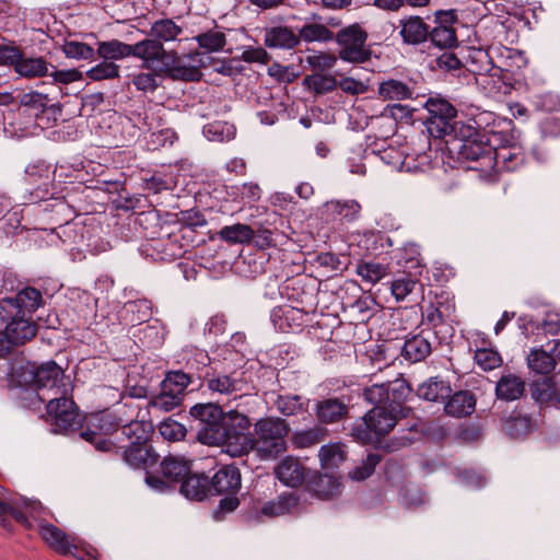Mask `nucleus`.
Returning a JSON list of instances; mask_svg holds the SVG:
<instances>
[{
    "label": "nucleus",
    "mask_w": 560,
    "mask_h": 560,
    "mask_svg": "<svg viewBox=\"0 0 560 560\" xmlns=\"http://www.w3.org/2000/svg\"><path fill=\"white\" fill-rule=\"evenodd\" d=\"M399 36L405 46L418 48L429 40V24L419 15H407L398 21Z\"/></svg>",
    "instance_id": "nucleus-18"
},
{
    "label": "nucleus",
    "mask_w": 560,
    "mask_h": 560,
    "mask_svg": "<svg viewBox=\"0 0 560 560\" xmlns=\"http://www.w3.org/2000/svg\"><path fill=\"white\" fill-rule=\"evenodd\" d=\"M318 457L323 468L332 469L346 459V453L340 443H329L320 446Z\"/></svg>",
    "instance_id": "nucleus-45"
},
{
    "label": "nucleus",
    "mask_w": 560,
    "mask_h": 560,
    "mask_svg": "<svg viewBox=\"0 0 560 560\" xmlns=\"http://www.w3.org/2000/svg\"><path fill=\"white\" fill-rule=\"evenodd\" d=\"M452 392L448 381L442 376H431L417 387L416 395L425 401L444 404Z\"/></svg>",
    "instance_id": "nucleus-28"
},
{
    "label": "nucleus",
    "mask_w": 560,
    "mask_h": 560,
    "mask_svg": "<svg viewBox=\"0 0 560 560\" xmlns=\"http://www.w3.org/2000/svg\"><path fill=\"white\" fill-rule=\"evenodd\" d=\"M119 66L103 59L86 71V77L93 81L112 80L119 78Z\"/></svg>",
    "instance_id": "nucleus-59"
},
{
    "label": "nucleus",
    "mask_w": 560,
    "mask_h": 560,
    "mask_svg": "<svg viewBox=\"0 0 560 560\" xmlns=\"http://www.w3.org/2000/svg\"><path fill=\"white\" fill-rule=\"evenodd\" d=\"M254 234L255 230L253 228L242 223L223 226L219 232L223 241L232 244L250 242Z\"/></svg>",
    "instance_id": "nucleus-46"
},
{
    "label": "nucleus",
    "mask_w": 560,
    "mask_h": 560,
    "mask_svg": "<svg viewBox=\"0 0 560 560\" xmlns=\"http://www.w3.org/2000/svg\"><path fill=\"white\" fill-rule=\"evenodd\" d=\"M152 302L147 299L128 301L125 304L124 319L131 326L141 325L152 317Z\"/></svg>",
    "instance_id": "nucleus-37"
},
{
    "label": "nucleus",
    "mask_w": 560,
    "mask_h": 560,
    "mask_svg": "<svg viewBox=\"0 0 560 560\" xmlns=\"http://www.w3.org/2000/svg\"><path fill=\"white\" fill-rule=\"evenodd\" d=\"M13 298L18 302L20 311H22V315L34 313L43 302L40 291L32 287L24 288Z\"/></svg>",
    "instance_id": "nucleus-51"
},
{
    "label": "nucleus",
    "mask_w": 560,
    "mask_h": 560,
    "mask_svg": "<svg viewBox=\"0 0 560 560\" xmlns=\"http://www.w3.org/2000/svg\"><path fill=\"white\" fill-rule=\"evenodd\" d=\"M118 453L125 464L133 469H142L151 472V468L158 463L160 455L149 443L129 442L127 445H118Z\"/></svg>",
    "instance_id": "nucleus-17"
},
{
    "label": "nucleus",
    "mask_w": 560,
    "mask_h": 560,
    "mask_svg": "<svg viewBox=\"0 0 560 560\" xmlns=\"http://www.w3.org/2000/svg\"><path fill=\"white\" fill-rule=\"evenodd\" d=\"M400 415L386 406L373 407L351 427L350 435L361 444H377L396 425Z\"/></svg>",
    "instance_id": "nucleus-3"
},
{
    "label": "nucleus",
    "mask_w": 560,
    "mask_h": 560,
    "mask_svg": "<svg viewBox=\"0 0 560 560\" xmlns=\"http://www.w3.org/2000/svg\"><path fill=\"white\" fill-rule=\"evenodd\" d=\"M328 430L323 425H314L305 430H296L290 435L291 445L296 450L310 448L323 442Z\"/></svg>",
    "instance_id": "nucleus-35"
},
{
    "label": "nucleus",
    "mask_w": 560,
    "mask_h": 560,
    "mask_svg": "<svg viewBox=\"0 0 560 560\" xmlns=\"http://www.w3.org/2000/svg\"><path fill=\"white\" fill-rule=\"evenodd\" d=\"M139 250L142 256L153 261H173L186 253L179 235L175 233L147 238Z\"/></svg>",
    "instance_id": "nucleus-16"
},
{
    "label": "nucleus",
    "mask_w": 560,
    "mask_h": 560,
    "mask_svg": "<svg viewBox=\"0 0 560 560\" xmlns=\"http://www.w3.org/2000/svg\"><path fill=\"white\" fill-rule=\"evenodd\" d=\"M312 299V293L303 291L299 301L302 307L291 305L275 307L270 315L275 328L281 332L301 331L310 320V313L314 312L313 304L308 305L307 302Z\"/></svg>",
    "instance_id": "nucleus-13"
},
{
    "label": "nucleus",
    "mask_w": 560,
    "mask_h": 560,
    "mask_svg": "<svg viewBox=\"0 0 560 560\" xmlns=\"http://www.w3.org/2000/svg\"><path fill=\"white\" fill-rule=\"evenodd\" d=\"M424 107L428 110L427 129L432 137L441 139L452 131L458 130L453 124L457 110L446 98L440 95L430 96Z\"/></svg>",
    "instance_id": "nucleus-12"
},
{
    "label": "nucleus",
    "mask_w": 560,
    "mask_h": 560,
    "mask_svg": "<svg viewBox=\"0 0 560 560\" xmlns=\"http://www.w3.org/2000/svg\"><path fill=\"white\" fill-rule=\"evenodd\" d=\"M8 335L15 340V345L22 346L33 339L36 335V326L25 315H21L15 320H11L5 325Z\"/></svg>",
    "instance_id": "nucleus-40"
},
{
    "label": "nucleus",
    "mask_w": 560,
    "mask_h": 560,
    "mask_svg": "<svg viewBox=\"0 0 560 560\" xmlns=\"http://www.w3.org/2000/svg\"><path fill=\"white\" fill-rule=\"evenodd\" d=\"M429 40L432 43L433 46L441 48V49H452L454 47H457L458 40H457V34L455 28H446V27H438L433 26L431 27L429 25Z\"/></svg>",
    "instance_id": "nucleus-49"
},
{
    "label": "nucleus",
    "mask_w": 560,
    "mask_h": 560,
    "mask_svg": "<svg viewBox=\"0 0 560 560\" xmlns=\"http://www.w3.org/2000/svg\"><path fill=\"white\" fill-rule=\"evenodd\" d=\"M306 489L316 498L327 500L339 493L340 483L332 475L311 471L306 480Z\"/></svg>",
    "instance_id": "nucleus-26"
},
{
    "label": "nucleus",
    "mask_w": 560,
    "mask_h": 560,
    "mask_svg": "<svg viewBox=\"0 0 560 560\" xmlns=\"http://www.w3.org/2000/svg\"><path fill=\"white\" fill-rule=\"evenodd\" d=\"M557 390L551 378L546 377L532 384V397L537 402H548L555 400L560 406Z\"/></svg>",
    "instance_id": "nucleus-50"
},
{
    "label": "nucleus",
    "mask_w": 560,
    "mask_h": 560,
    "mask_svg": "<svg viewBox=\"0 0 560 560\" xmlns=\"http://www.w3.org/2000/svg\"><path fill=\"white\" fill-rule=\"evenodd\" d=\"M527 365L537 374L548 375L556 368V359L549 349H534L527 355Z\"/></svg>",
    "instance_id": "nucleus-41"
},
{
    "label": "nucleus",
    "mask_w": 560,
    "mask_h": 560,
    "mask_svg": "<svg viewBox=\"0 0 560 560\" xmlns=\"http://www.w3.org/2000/svg\"><path fill=\"white\" fill-rule=\"evenodd\" d=\"M276 409L285 417L298 416L305 411L302 398L298 395H280L276 402Z\"/></svg>",
    "instance_id": "nucleus-56"
},
{
    "label": "nucleus",
    "mask_w": 560,
    "mask_h": 560,
    "mask_svg": "<svg viewBox=\"0 0 560 560\" xmlns=\"http://www.w3.org/2000/svg\"><path fill=\"white\" fill-rule=\"evenodd\" d=\"M388 267L374 261H362L357 265V273L362 281L374 285L388 275Z\"/></svg>",
    "instance_id": "nucleus-47"
},
{
    "label": "nucleus",
    "mask_w": 560,
    "mask_h": 560,
    "mask_svg": "<svg viewBox=\"0 0 560 560\" xmlns=\"http://www.w3.org/2000/svg\"><path fill=\"white\" fill-rule=\"evenodd\" d=\"M50 100L46 94L32 91L28 93H24L20 98V105L25 110L34 112L35 116L45 112V109L49 106Z\"/></svg>",
    "instance_id": "nucleus-57"
},
{
    "label": "nucleus",
    "mask_w": 560,
    "mask_h": 560,
    "mask_svg": "<svg viewBox=\"0 0 560 560\" xmlns=\"http://www.w3.org/2000/svg\"><path fill=\"white\" fill-rule=\"evenodd\" d=\"M368 31L359 23L341 27L334 37L338 45V57L346 62L364 63L372 57L368 45Z\"/></svg>",
    "instance_id": "nucleus-6"
},
{
    "label": "nucleus",
    "mask_w": 560,
    "mask_h": 560,
    "mask_svg": "<svg viewBox=\"0 0 560 560\" xmlns=\"http://www.w3.org/2000/svg\"><path fill=\"white\" fill-rule=\"evenodd\" d=\"M67 58L77 60H91L95 56V50L90 45L78 40H66L61 47Z\"/></svg>",
    "instance_id": "nucleus-58"
},
{
    "label": "nucleus",
    "mask_w": 560,
    "mask_h": 560,
    "mask_svg": "<svg viewBox=\"0 0 560 560\" xmlns=\"http://www.w3.org/2000/svg\"><path fill=\"white\" fill-rule=\"evenodd\" d=\"M51 63L44 57H21L20 62L15 66V72L27 79L43 78L48 75Z\"/></svg>",
    "instance_id": "nucleus-36"
},
{
    "label": "nucleus",
    "mask_w": 560,
    "mask_h": 560,
    "mask_svg": "<svg viewBox=\"0 0 560 560\" xmlns=\"http://www.w3.org/2000/svg\"><path fill=\"white\" fill-rule=\"evenodd\" d=\"M377 93L385 101H404L411 98L413 90L407 82L388 79L378 85Z\"/></svg>",
    "instance_id": "nucleus-38"
},
{
    "label": "nucleus",
    "mask_w": 560,
    "mask_h": 560,
    "mask_svg": "<svg viewBox=\"0 0 560 560\" xmlns=\"http://www.w3.org/2000/svg\"><path fill=\"white\" fill-rule=\"evenodd\" d=\"M300 45V36L287 25L264 28V46L272 50H293Z\"/></svg>",
    "instance_id": "nucleus-24"
},
{
    "label": "nucleus",
    "mask_w": 560,
    "mask_h": 560,
    "mask_svg": "<svg viewBox=\"0 0 560 560\" xmlns=\"http://www.w3.org/2000/svg\"><path fill=\"white\" fill-rule=\"evenodd\" d=\"M89 424L85 430L80 432V436L83 440L93 444L97 451L118 453V444L112 438L102 436L96 429L93 430Z\"/></svg>",
    "instance_id": "nucleus-54"
},
{
    "label": "nucleus",
    "mask_w": 560,
    "mask_h": 560,
    "mask_svg": "<svg viewBox=\"0 0 560 560\" xmlns=\"http://www.w3.org/2000/svg\"><path fill=\"white\" fill-rule=\"evenodd\" d=\"M241 471L235 465H223L209 479L210 495H222L218 509L220 512L230 513L237 509L241 490Z\"/></svg>",
    "instance_id": "nucleus-8"
},
{
    "label": "nucleus",
    "mask_w": 560,
    "mask_h": 560,
    "mask_svg": "<svg viewBox=\"0 0 560 560\" xmlns=\"http://www.w3.org/2000/svg\"><path fill=\"white\" fill-rule=\"evenodd\" d=\"M250 419L238 412L230 410L226 412L223 429L221 430V441L219 446H223L225 452L232 457H241L255 448V441L249 429Z\"/></svg>",
    "instance_id": "nucleus-5"
},
{
    "label": "nucleus",
    "mask_w": 560,
    "mask_h": 560,
    "mask_svg": "<svg viewBox=\"0 0 560 560\" xmlns=\"http://www.w3.org/2000/svg\"><path fill=\"white\" fill-rule=\"evenodd\" d=\"M235 128L225 121H213L203 127V135L210 141L224 142L234 139Z\"/></svg>",
    "instance_id": "nucleus-53"
},
{
    "label": "nucleus",
    "mask_w": 560,
    "mask_h": 560,
    "mask_svg": "<svg viewBox=\"0 0 560 560\" xmlns=\"http://www.w3.org/2000/svg\"><path fill=\"white\" fill-rule=\"evenodd\" d=\"M524 380L513 373L501 375L495 384V396L499 400L514 401L525 393Z\"/></svg>",
    "instance_id": "nucleus-32"
},
{
    "label": "nucleus",
    "mask_w": 560,
    "mask_h": 560,
    "mask_svg": "<svg viewBox=\"0 0 560 560\" xmlns=\"http://www.w3.org/2000/svg\"><path fill=\"white\" fill-rule=\"evenodd\" d=\"M299 497L293 492H283L276 499L265 502L260 508V514L267 517H277L290 513L296 508Z\"/></svg>",
    "instance_id": "nucleus-34"
},
{
    "label": "nucleus",
    "mask_w": 560,
    "mask_h": 560,
    "mask_svg": "<svg viewBox=\"0 0 560 560\" xmlns=\"http://www.w3.org/2000/svg\"><path fill=\"white\" fill-rule=\"evenodd\" d=\"M300 42L305 43H328L334 40L335 34L327 25L322 23H305L299 30Z\"/></svg>",
    "instance_id": "nucleus-44"
},
{
    "label": "nucleus",
    "mask_w": 560,
    "mask_h": 560,
    "mask_svg": "<svg viewBox=\"0 0 560 560\" xmlns=\"http://www.w3.org/2000/svg\"><path fill=\"white\" fill-rule=\"evenodd\" d=\"M350 397H329L318 400L314 411L319 423L334 424L349 417Z\"/></svg>",
    "instance_id": "nucleus-19"
},
{
    "label": "nucleus",
    "mask_w": 560,
    "mask_h": 560,
    "mask_svg": "<svg viewBox=\"0 0 560 560\" xmlns=\"http://www.w3.org/2000/svg\"><path fill=\"white\" fill-rule=\"evenodd\" d=\"M475 361L483 371H491L502 364V358L497 350L481 348L475 351Z\"/></svg>",
    "instance_id": "nucleus-64"
},
{
    "label": "nucleus",
    "mask_w": 560,
    "mask_h": 560,
    "mask_svg": "<svg viewBox=\"0 0 560 560\" xmlns=\"http://www.w3.org/2000/svg\"><path fill=\"white\" fill-rule=\"evenodd\" d=\"M195 383L192 378L184 370H173L165 374L161 383L163 390L176 394L184 398L187 387Z\"/></svg>",
    "instance_id": "nucleus-43"
},
{
    "label": "nucleus",
    "mask_w": 560,
    "mask_h": 560,
    "mask_svg": "<svg viewBox=\"0 0 560 560\" xmlns=\"http://www.w3.org/2000/svg\"><path fill=\"white\" fill-rule=\"evenodd\" d=\"M244 373L236 371L230 374H221L211 372L206 377L207 388L211 393L221 395H232L233 393L242 392L245 388L246 381L242 377Z\"/></svg>",
    "instance_id": "nucleus-25"
},
{
    "label": "nucleus",
    "mask_w": 560,
    "mask_h": 560,
    "mask_svg": "<svg viewBox=\"0 0 560 560\" xmlns=\"http://www.w3.org/2000/svg\"><path fill=\"white\" fill-rule=\"evenodd\" d=\"M176 184L177 180L173 174L162 171H156L150 177L143 178V188L153 194L171 190L176 187Z\"/></svg>",
    "instance_id": "nucleus-48"
},
{
    "label": "nucleus",
    "mask_w": 560,
    "mask_h": 560,
    "mask_svg": "<svg viewBox=\"0 0 560 560\" xmlns=\"http://www.w3.org/2000/svg\"><path fill=\"white\" fill-rule=\"evenodd\" d=\"M191 460L183 455H167L159 466V471H151L145 475V483L159 492L170 491L187 477L191 470Z\"/></svg>",
    "instance_id": "nucleus-11"
},
{
    "label": "nucleus",
    "mask_w": 560,
    "mask_h": 560,
    "mask_svg": "<svg viewBox=\"0 0 560 560\" xmlns=\"http://www.w3.org/2000/svg\"><path fill=\"white\" fill-rule=\"evenodd\" d=\"M89 424L96 429L102 436L108 435L121 428V419L114 413L102 412L92 415Z\"/></svg>",
    "instance_id": "nucleus-52"
},
{
    "label": "nucleus",
    "mask_w": 560,
    "mask_h": 560,
    "mask_svg": "<svg viewBox=\"0 0 560 560\" xmlns=\"http://www.w3.org/2000/svg\"><path fill=\"white\" fill-rule=\"evenodd\" d=\"M283 235L278 230H270L264 225H260L254 234L256 245L259 248H271L277 247L281 244Z\"/></svg>",
    "instance_id": "nucleus-62"
},
{
    "label": "nucleus",
    "mask_w": 560,
    "mask_h": 560,
    "mask_svg": "<svg viewBox=\"0 0 560 560\" xmlns=\"http://www.w3.org/2000/svg\"><path fill=\"white\" fill-rule=\"evenodd\" d=\"M381 459L382 456L380 454H368L366 458L349 472L350 478L358 481L365 480L374 472L375 467L380 464Z\"/></svg>",
    "instance_id": "nucleus-60"
},
{
    "label": "nucleus",
    "mask_w": 560,
    "mask_h": 560,
    "mask_svg": "<svg viewBox=\"0 0 560 560\" xmlns=\"http://www.w3.org/2000/svg\"><path fill=\"white\" fill-rule=\"evenodd\" d=\"M153 432V423L143 419L131 420L128 423L121 424V434L126 436L129 442L149 443Z\"/></svg>",
    "instance_id": "nucleus-42"
},
{
    "label": "nucleus",
    "mask_w": 560,
    "mask_h": 560,
    "mask_svg": "<svg viewBox=\"0 0 560 560\" xmlns=\"http://www.w3.org/2000/svg\"><path fill=\"white\" fill-rule=\"evenodd\" d=\"M182 362L184 363V371L196 381H205L211 371V358L203 349L189 346L182 350Z\"/></svg>",
    "instance_id": "nucleus-21"
},
{
    "label": "nucleus",
    "mask_w": 560,
    "mask_h": 560,
    "mask_svg": "<svg viewBox=\"0 0 560 560\" xmlns=\"http://www.w3.org/2000/svg\"><path fill=\"white\" fill-rule=\"evenodd\" d=\"M30 382L37 390L47 389L50 396L70 394L69 383L65 382L63 370L55 362L47 361L39 365L28 363Z\"/></svg>",
    "instance_id": "nucleus-14"
},
{
    "label": "nucleus",
    "mask_w": 560,
    "mask_h": 560,
    "mask_svg": "<svg viewBox=\"0 0 560 560\" xmlns=\"http://www.w3.org/2000/svg\"><path fill=\"white\" fill-rule=\"evenodd\" d=\"M177 140V135L174 130L166 128L151 132L147 137V147L149 150L155 151L161 148L171 147Z\"/></svg>",
    "instance_id": "nucleus-63"
},
{
    "label": "nucleus",
    "mask_w": 560,
    "mask_h": 560,
    "mask_svg": "<svg viewBox=\"0 0 560 560\" xmlns=\"http://www.w3.org/2000/svg\"><path fill=\"white\" fill-rule=\"evenodd\" d=\"M159 432L171 442L182 441L187 434L185 425L172 418H167L159 424Z\"/></svg>",
    "instance_id": "nucleus-61"
},
{
    "label": "nucleus",
    "mask_w": 560,
    "mask_h": 560,
    "mask_svg": "<svg viewBox=\"0 0 560 560\" xmlns=\"http://www.w3.org/2000/svg\"><path fill=\"white\" fill-rule=\"evenodd\" d=\"M182 33V26L172 19H160L152 23L149 32L151 37L143 40L153 42L161 49L155 50V59L152 60L150 70L162 72L173 80L197 82L202 75L199 68L186 65L177 51L166 50L163 45V43L177 39Z\"/></svg>",
    "instance_id": "nucleus-1"
},
{
    "label": "nucleus",
    "mask_w": 560,
    "mask_h": 560,
    "mask_svg": "<svg viewBox=\"0 0 560 560\" xmlns=\"http://www.w3.org/2000/svg\"><path fill=\"white\" fill-rule=\"evenodd\" d=\"M431 331L421 330L420 334L407 338L401 348V355L412 363L423 361L432 351L429 340Z\"/></svg>",
    "instance_id": "nucleus-29"
},
{
    "label": "nucleus",
    "mask_w": 560,
    "mask_h": 560,
    "mask_svg": "<svg viewBox=\"0 0 560 560\" xmlns=\"http://www.w3.org/2000/svg\"><path fill=\"white\" fill-rule=\"evenodd\" d=\"M311 470L306 468L298 457L288 455L275 467V476L278 480L290 488H298L303 485Z\"/></svg>",
    "instance_id": "nucleus-20"
},
{
    "label": "nucleus",
    "mask_w": 560,
    "mask_h": 560,
    "mask_svg": "<svg viewBox=\"0 0 560 560\" xmlns=\"http://www.w3.org/2000/svg\"><path fill=\"white\" fill-rule=\"evenodd\" d=\"M459 136L455 150L460 162H467L466 168L488 173L495 167L493 145L486 136L475 132L469 127H458Z\"/></svg>",
    "instance_id": "nucleus-2"
},
{
    "label": "nucleus",
    "mask_w": 560,
    "mask_h": 560,
    "mask_svg": "<svg viewBox=\"0 0 560 560\" xmlns=\"http://www.w3.org/2000/svg\"><path fill=\"white\" fill-rule=\"evenodd\" d=\"M26 511H21L0 499V523L8 529L12 530L11 520L22 525L26 529H36L38 520H47L51 513L43 506L39 501H31L25 504Z\"/></svg>",
    "instance_id": "nucleus-15"
},
{
    "label": "nucleus",
    "mask_w": 560,
    "mask_h": 560,
    "mask_svg": "<svg viewBox=\"0 0 560 560\" xmlns=\"http://www.w3.org/2000/svg\"><path fill=\"white\" fill-rule=\"evenodd\" d=\"M445 415L453 418H465L476 409V397L470 390L451 393L443 404Z\"/></svg>",
    "instance_id": "nucleus-27"
},
{
    "label": "nucleus",
    "mask_w": 560,
    "mask_h": 560,
    "mask_svg": "<svg viewBox=\"0 0 560 560\" xmlns=\"http://www.w3.org/2000/svg\"><path fill=\"white\" fill-rule=\"evenodd\" d=\"M386 388L388 392L387 407L400 415V417H407L410 408L406 407L405 402L412 393L410 384L405 378H396L392 382H386Z\"/></svg>",
    "instance_id": "nucleus-30"
},
{
    "label": "nucleus",
    "mask_w": 560,
    "mask_h": 560,
    "mask_svg": "<svg viewBox=\"0 0 560 560\" xmlns=\"http://www.w3.org/2000/svg\"><path fill=\"white\" fill-rule=\"evenodd\" d=\"M493 155L495 156V166L508 172L518 170L526 161L524 148L520 142L505 148H495Z\"/></svg>",
    "instance_id": "nucleus-31"
},
{
    "label": "nucleus",
    "mask_w": 560,
    "mask_h": 560,
    "mask_svg": "<svg viewBox=\"0 0 560 560\" xmlns=\"http://www.w3.org/2000/svg\"><path fill=\"white\" fill-rule=\"evenodd\" d=\"M289 423L279 417L260 418L254 423L255 448L262 458H277L288 450Z\"/></svg>",
    "instance_id": "nucleus-4"
},
{
    "label": "nucleus",
    "mask_w": 560,
    "mask_h": 560,
    "mask_svg": "<svg viewBox=\"0 0 560 560\" xmlns=\"http://www.w3.org/2000/svg\"><path fill=\"white\" fill-rule=\"evenodd\" d=\"M161 49L158 44L149 40H140L133 45L118 39L98 42L96 52L100 58L114 62L127 57H136L142 60V68L150 70L152 60L155 59V50Z\"/></svg>",
    "instance_id": "nucleus-10"
},
{
    "label": "nucleus",
    "mask_w": 560,
    "mask_h": 560,
    "mask_svg": "<svg viewBox=\"0 0 560 560\" xmlns=\"http://www.w3.org/2000/svg\"><path fill=\"white\" fill-rule=\"evenodd\" d=\"M36 529L49 548L59 555L67 556L77 550L74 539L47 520H38Z\"/></svg>",
    "instance_id": "nucleus-22"
},
{
    "label": "nucleus",
    "mask_w": 560,
    "mask_h": 560,
    "mask_svg": "<svg viewBox=\"0 0 560 560\" xmlns=\"http://www.w3.org/2000/svg\"><path fill=\"white\" fill-rule=\"evenodd\" d=\"M179 491L187 499L201 501L210 495L209 478L190 471L187 477L179 481Z\"/></svg>",
    "instance_id": "nucleus-33"
},
{
    "label": "nucleus",
    "mask_w": 560,
    "mask_h": 560,
    "mask_svg": "<svg viewBox=\"0 0 560 560\" xmlns=\"http://www.w3.org/2000/svg\"><path fill=\"white\" fill-rule=\"evenodd\" d=\"M213 27L206 32H202L194 37L200 49L206 52H218L223 50L226 45L225 34L219 30L215 21H212Z\"/></svg>",
    "instance_id": "nucleus-39"
},
{
    "label": "nucleus",
    "mask_w": 560,
    "mask_h": 560,
    "mask_svg": "<svg viewBox=\"0 0 560 560\" xmlns=\"http://www.w3.org/2000/svg\"><path fill=\"white\" fill-rule=\"evenodd\" d=\"M189 413L197 421V440L205 445L219 446L226 417L222 407L213 402L196 404Z\"/></svg>",
    "instance_id": "nucleus-7"
},
{
    "label": "nucleus",
    "mask_w": 560,
    "mask_h": 560,
    "mask_svg": "<svg viewBox=\"0 0 560 560\" xmlns=\"http://www.w3.org/2000/svg\"><path fill=\"white\" fill-rule=\"evenodd\" d=\"M69 394L45 396L38 394L42 401H47V421L56 427L55 432H75L82 428V417Z\"/></svg>",
    "instance_id": "nucleus-9"
},
{
    "label": "nucleus",
    "mask_w": 560,
    "mask_h": 560,
    "mask_svg": "<svg viewBox=\"0 0 560 560\" xmlns=\"http://www.w3.org/2000/svg\"><path fill=\"white\" fill-rule=\"evenodd\" d=\"M360 212L361 205L353 199H332L326 201L322 209L326 222H353Z\"/></svg>",
    "instance_id": "nucleus-23"
},
{
    "label": "nucleus",
    "mask_w": 560,
    "mask_h": 560,
    "mask_svg": "<svg viewBox=\"0 0 560 560\" xmlns=\"http://www.w3.org/2000/svg\"><path fill=\"white\" fill-rule=\"evenodd\" d=\"M487 140H489V143H491L494 149L518 143V139L512 128V120H509L504 128L500 130L489 128V136L487 137Z\"/></svg>",
    "instance_id": "nucleus-55"
}]
</instances>
